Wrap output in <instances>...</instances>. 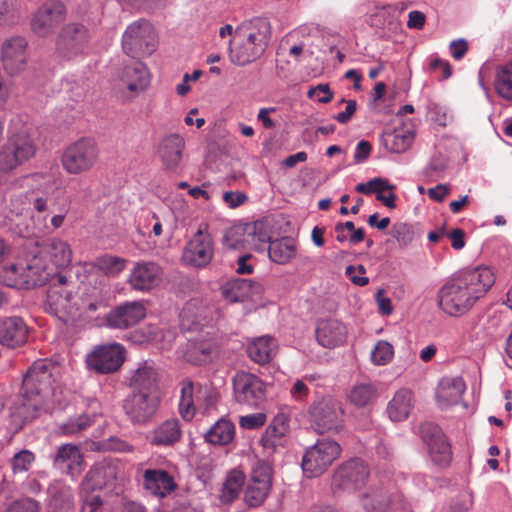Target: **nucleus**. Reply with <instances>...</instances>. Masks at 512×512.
I'll use <instances>...</instances> for the list:
<instances>
[{"label": "nucleus", "instance_id": "nucleus-1", "mask_svg": "<svg viewBox=\"0 0 512 512\" xmlns=\"http://www.w3.org/2000/svg\"><path fill=\"white\" fill-rule=\"evenodd\" d=\"M74 285L66 276L56 274L47 291L46 311L62 322L89 316L105 306L103 285H84L81 296L73 294Z\"/></svg>", "mask_w": 512, "mask_h": 512}, {"label": "nucleus", "instance_id": "nucleus-2", "mask_svg": "<svg viewBox=\"0 0 512 512\" xmlns=\"http://www.w3.org/2000/svg\"><path fill=\"white\" fill-rule=\"evenodd\" d=\"M495 281L488 267H477L462 272L439 291V307L450 316L468 312L483 297Z\"/></svg>", "mask_w": 512, "mask_h": 512}, {"label": "nucleus", "instance_id": "nucleus-3", "mask_svg": "<svg viewBox=\"0 0 512 512\" xmlns=\"http://www.w3.org/2000/svg\"><path fill=\"white\" fill-rule=\"evenodd\" d=\"M52 373L42 361L33 363L22 383V399L11 408V420L14 426L21 428L27 421L35 418L38 411L49 408L53 400L50 393Z\"/></svg>", "mask_w": 512, "mask_h": 512}, {"label": "nucleus", "instance_id": "nucleus-4", "mask_svg": "<svg viewBox=\"0 0 512 512\" xmlns=\"http://www.w3.org/2000/svg\"><path fill=\"white\" fill-rule=\"evenodd\" d=\"M359 503L365 512H410L411 504L394 488L382 484L371 485L359 495Z\"/></svg>", "mask_w": 512, "mask_h": 512}, {"label": "nucleus", "instance_id": "nucleus-5", "mask_svg": "<svg viewBox=\"0 0 512 512\" xmlns=\"http://www.w3.org/2000/svg\"><path fill=\"white\" fill-rule=\"evenodd\" d=\"M157 45V33L153 25L145 19L129 24L122 35V48L133 58L150 56Z\"/></svg>", "mask_w": 512, "mask_h": 512}, {"label": "nucleus", "instance_id": "nucleus-6", "mask_svg": "<svg viewBox=\"0 0 512 512\" xmlns=\"http://www.w3.org/2000/svg\"><path fill=\"white\" fill-rule=\"evenodd\" d=\"M369 476V466L362 459H349L334 470L331 490L334 495L354 493L366 485Z\"/></svg>", "mask_w": 512, "mask_h": 512}, {"label": "nucleus", "instance_id": "nucleus-7", "mask_svg": "<svg viewBox=\"0 0 512 512\" xmlns=\"http://www.w3.org/2000/svg\"><path fill=\"white\" fill-rule=\"evenodd\" d=\"M257 31L248 33L235 47L230 49V60L238 66L252 63L259 58L267 47L270 24L264 19L255 20Z\"/></svg>", "mask_w": 512, "mask_h": 512}, {"label": "nucleus", "instance_id": "nucleus-8", "mask_svg": "<svg viewBox=\"0 0 512 512\" xmlns=\"http://www.w3.org/2000/svg\"><path fill=\"white\" fill-rule=\"evenodd\" d=\"M98 158L97 143L91 138H81L64 150L61 163L67 173L78 175L91 170Z\"/></svg>", "mask_w": 512, "mask_h": 512}, {"label": "nucleus", "instance_id": "nucleus-9", "mask_svg": "<svg viewBox=\"0 0 512 512\" xmlns=\"http://www.w3.org/2000/svg\"><path fill=\"white\" fill-rule=\"evenodd\" d=\"M342 452L340 444L331 439L318 440L308 447L302 457V468L308 477L322 475L339 458Z\"/></svg>", "mask_w": 512, "mask_h": 512}, {"label": "nucleus", "instance_id": "nucleus-10", "mask_svg": "<svg viewBox=\"0 0 512 512\" xmlns=\"http://www.w3.org/2000/svg\"><path fill=\"white\" fill-rule=\"evenodd\" d=\"M92 38L90 29L79 22L66 24L57 35L56 52L65 59H72L83 54Z\"/></svg>", "mask_w": 512, "mask_h": 512}, {"label": "nucleus", "instance_id": "nucleus-11", "mask_svg": "<svg viewBox=\"0 0 512 512\" xmlns=\"http://www.w3.org/2000/svg\"><path fill=\"white\" fill-rule=\"evenodd\" d=\"M36 144L27 132L10 136L0 151V171L8 172L35 156Z\"/></svg>", "mask_w": 512, "mask_h": 512}, {"label": "nucleus", "instance_id": "nucleus-12", "mask_svg": "<svg viewBox=\"0 0 512 512\" xmlns=\"http://www.w3.org/2000/svg\"><path fill=\"white\" fill-rule=\"evenodd\" d=\"M150 85V75L146 66L133 61L121 67L114 80L117 92L126 99H133Z\"/></svg>", "mask_w": 512, "mask_h": 512}, {"label": "nucleus", "instance_id": "nucleus-13", "mask_svg": "<svg viewBox=\"0 0 512 512\" xmlns=\"http://www.w3.org/2000/svg\"><path fill=\"white\" fill-rule=\"evenodd\" d=\"M217 400L218 394L212 388L185 381L181 388L179 412L183 419L191 420L197 409H208L214 406Z\"/></svg>", "mask_w": 512, "mask_h": 512}, {"label": "nucleus", "instance_id": "nucleus-14", "mask_svg": "<svg viewBox=\"0 0 512 512\" xmlns=\"http://www.w3.org/2000/svg\"><path fill=\"white\" fill-rule=\"evenodd\" d=\"M309 413L318 433L336 432L342 427L343 409L341 403L332 397H323L315 402Z\"/></svg>", "mask_w": 512, "mask_h": 512}, {"label": "nucleus", "instance_id": "nucleus-15", "mask_svg": "<svg viewBox=\"0 0 512 512\" xmlns=\"http://www.w3.org/2000/svg\"><path fill=\"white\" fill-rule=\"evenodd\" d=\"M125 360V349L119 343H110L95 347L86 358L87 366L100 374L114 373Z\"/></svg>", "mask_w": 512, "mask_h": 512}, {"label": "nucleus", "instance_id": "nucleus-16", "mask_svg": "<svg viewBox=\"0 0 512 512\" xmlns=\"http://www.w3.org/2000/svg\"><path fill=\"white\" fill-rule=\"evenodd\" d=\"M208 229V224H202L183 251V260L197 268L208 265L214 255L213 240Z\"/></svg>", "mask_w": 512, "mask_h": 512}, {"label": "nucleus", "instance_id": "nucleus-17", "mask_svg": "<svg viewBox=\"0 0 512 512\" xmlns=\"http://www.w3.org/2000/svg\"><path fill=\"white\" fill-rule=\"evenodd\" d=\"M234 397L240 404L258 406L265 395L264 383L254 374L238 372L233 378Z\"/></svg>", "mask_w": 512, "mask_h": 512}, {"label": "nucleus", "instance_id": "nucleus-18", "mask_svg": "<svg viewBox=\"0 0 512 512\" xmlns=\"http://www.w3.org/2000/svg\"><path fill=\"white\" fill-rule=\"evenodd\" d=\"M421 437L428 446L431 460L438 466H448L452 460V451L441 429L431 423L420 426Z\"/></svg>", "mask_w": 512, "mask_h": 512}, {"label": "nucleus", "instance_id": "nucleus-19", "mask_svg": "<svg viewBox=\"0 0 512 512\" xmlns=\"http://www.w3.org/2000/svg\"><path fill=\"white\" fill-rule=\"evenodd\" d=\"M119 463L112 459H103L95 463L81 483V490L89 493L112 485L118 478Z\"/></svg>", "mask_w": 512, "mask_h": 512}, {"label": "nucleus", "instance_id": "nucleus-20", "mask_svg": "<svg viewBox=\"0 0 512 512\" xmlns=\"http://www.w3.org/2000/svg\"><path fill=\"white\" fill-rule=\"evenodd\" d=\"M266 234L256 232V226L237 225L226 230L223 236V243L229 249H241L250 247L256 250L268 241Z\"/></svg>", "mask_w": 512, "mask_h": 512}, {"label": "nucleus", "instance_id": "nucleus-21", "mask_svg": "<svg viewBox=\"0 0 512 512\" xmlns=\"http://www.w3.org/2000/svg\"><path fill=\"white\" fill-rule=\"evenodd\" d=\"M186 142L183 136L172 133L164 136L157 145V155L167 171H176L183 160Z\"/></svg>", "mask_w": 512, "mask_h": 512}, {"label": "nucleus", "instance_id": "nucleus-22", "mask_svg": "<svg viewBox=\"0 0 512 512\" xmlns=\"http://www.w3.org/2000/svg\"><path fill=\"white\" fill-rule=\"evenodd\" d=\"M158 403V393L133 392L126 400L124 409L133 422L144 423L155 414Z\"/></svg>", "mask_w": 512, "mask_h": 512}, {"label": "nucleus", "instance_id": "nucleus-23", "mask_svg": "<svg viewBox=\"0 0 512 512\" xmlns=\"http://www.w3.org/2000/svg\"><path fill=\"white\" fill-rule=\"evenodd\" d=\"M48 200V194L42 190L18 192L11 195L6 209L16 216L22 215L31 208L41 213L47 209Z\"/></svg>", "mask_w": 512, "mask_h": 512}, {"label": "nucleus", "instance_id": "nucleus-24", "mask_svg": "<svg viewBox=\"0 0 512 512\" xmlns=\"http://www.w3.org/2000/svg\"><path fill=\"white\" fill-rule=\"evenodd\" d=\"M316 340L324 348L333 349L347 340V327L337 319H323L315 329Z\"/></svg>", "mask_w": 512, "mask_h": 512}, {"label": "nucleus", "instance_id": "nucleus-25", "mask_svg": "<svg viewBox=\"0 0 512 512\" xmlns=\"http://www.w3.org/2000/svg\"><path fill=\"white\" fill-rule=\"evenodd\" d=\"M64 6L59 2L43 5L32 19V29L39 36L48 35L64 19Z\"/></svg>", "mask_w": 512, "mask_h": 512}, {"label": "nucleus", "instance_id": "nucleus-26", "mask_svg": "<svg viewBox=\"0 0 512 512\" xmlns=\"http://www.w3.org/2000/svg\"><path fill=\"white\" fill-rule=\"evenodd\" d=\"M161 276L162 270L156 263L139 262L132 269L128 283L134 290L149 291L160 283Z\"/></svg>", "mask_w": 512, "mask_h": 512}, {"label": "nucleus", "instance_id": "nucleus-27", "mask_svg": "<svg viewBox=\"0 0 512 512\" xmlns=\"http://www.w3.org/2000/svg\"><path fill=\"white\" fill-rule=\"evenodd\" d=\"M145 314V307L141 303H126L108 313L106 322L111 328L126 329L137 324Z\"/></svg>", "mask_w": 512, "mask_h": 512}, {"label": "nucleus", "instance_id": "nucleus-28", "mask_svg": "<svg viewBox=\"0 0 512 512\" xmlns=\"http://www.w3.org/2000/svg\"><path fill=\"white\" fill-rule=\"evenodd\" d=\"M28 327L18 316L0 319V344L8 348H16L27 341Z\"/></svg>", "mask_w": 512, "mask_h": 512}, {"label": "nucleus", "instance_id": "nucleus-29", "mask_svg": "<svg viewBox=\"0 0 512 512\" xmlns=\"http://www.w3.org/2000/svg\"><path fill=\"white\" fill-rule=\"evenodd\" d=\"M26 47L25 39L20 37L10 39L4 44L2 49L3 66L10 75L18 74L25 69Z\"/></svg>", "mask_w": 512, "mask_h": 512}, {"label": "nucleus", "instance_id": "nucleus-30", "mask_svg": "<svg viewBox=\"0 0 512 512\" xmlns=\"http://www.w3.org/2000/svg\"><path fill=\"white\" fill-rule=\"evenodd\" d=\"M466 389L465 383L460 377L442 378L437 386L435 398L441 409H447L458 404Z\"/></svg>", "mask_w": 512, "mask_h": 512}, {"label": "nucleus", "instance_id": "nucleus-31", "mask_svg": "<svg viewBox=\"0 0 512 512\" xmlns=\"http://www.w3.org/2000/svg\"><path fill=\"white\" fill-rule=\"evenodd\" d=\"M157 383L158 372L154 365L148 361L139 363L129 378L130 387L133 392L138 393H158Z\"/></svg>", "mask_w": 512, "mask_h": 512}, {"label": "nucleus", "instance_id": "nucleus-32", "mask_svg": "<svg viewBox=\"0 0 512 512\" xmlns=\"http://www.w3.org/2000/svg\"><path fill=\"white\" fill-rule=\"evenodd\" d=\"M144 488L154 496L164 498L177 488L173 477L161 469H147L143 474Z\"/></svg>", "mask_w": 512, "mask_h": 512}, {"label": "nucleus", "instance_id": "nucleus-33", "mask_svg": "<svg viewBox=\"0 0 512 512\" xmlns=\"http://www.w3.org/2000/svg\"><path fill=\"white\" fill-rule=\"evenodd\" d=\"M57 468L75 478L83 469V456L80 449L73 444H64L58 448L54 458Z\"/></svg>", "mask_w": 512, "mask_h": 512}, {"label": "nucleus", "instance_id": "nucleus-34", "mask_svg": "<svg viewBox=\"0 0 512 512\" xmlns=\"http://www.w3.org/2000/svg\"><path fill=\"white\" fill-rule=\"evenodd\" d=\"M22 262V275L25 288L43 285L49 277L46 264L37 253H30Z\"/></svg>", "mask_w": 512, "mask_h": 512}, {"label": "nucleus", "instance_id": "nucleus-35", "mask_svg": "<svg viewBox=\"0 0 512 512\" xmlns=\"http://www.w3.org/2000/svg\"><path fill=\"white\" fill-rule=\"evenodd\" d=\"M288 433V425L284 416H277L267 426L261 436L260 444L267 454H273L278 448L283 447Z\"/></svg>", "mask_w": 512, "mask_h": 512}, {"label": "nucleus", "instance_id": "nucleus-36", "mask_svg": "<svg viewBox=\"0 0 512 512\" xmlns=\"http://www.w3.org/2000/svg\"><path fill=\"white\" fill-rule=\"evenodd\" d=\"M263 291L262 285L249 279H237L222 288L223 297L229 302H241Z\"/></svg>", "mask_w": 512, "mask_h": 512}, {"label": "nucleus", "instance_id": "nucleus-37", "mask_svg": "<svg viewBox=\"0 0 512 512\" xmlns=\"http://www.w3.org/2000/svg\"><path fill=\"white\" fill-rule=\"evenodd\" d=\"M414 395L409 389L398 390L387 405V414L394 422L407 419L414 408Z\"/></svg>", "mask_w": 512, "mask_h": 512}, {"label": "nucleus", "instance_id": "nucleus-38", "mask_svg": "<svg viewBox=\"0 0 512 512\" xmlns=\"http://www.w3.org/2000/svg\"><path fill=\"white\" fill-rule=\"evenodd\" d=\"M415 138V133L410 128L399 127L386 131L382 135L384 147L392 153H403L408 150Z\"/></svg>", "mask_w": 512, "mask_h": 512}, {"label": "nucleus", "instance_id": "nucleus-39", "mask_svg": "<svg viewBox=\"0 0 512 512\" xmlns=\"http://www.w3.org/2000/svg\"><path fill=\"white\" fill-rule=\"evenodd\" d=\"M182 436L181 423L178 419H168L158 425L152 432L151 443L169 446L178 442Z\"/></svg>", "mask_w": 512, "mask_h": 512}, {"label": "nucleus", "instance_id": "nucleus-40", "mask_svg": "<svg viewBox=\"0 0 512 512\" xmlns=\"http://www.w3.org/2000/svg\"><path fill=\"white\" fill-rule=\"evenodd\" d=\"M217 353V346L212 341L189 342L184 357L188 362L201 365L211 362Z\"/></svg>", "mask_w": 512, "mask_h": 512}, {"label": "nucleus", "instance_id": "nucleus-41", "mask_svg": "<svg viewBox=\"0 0 512 512\" xmlns=\"http://www.w3.org/2000/svg\"><path fill=\"white\" fill-rule=\"evenodd\" d=\"M45 253L50 262L57 268H66L72 261V248L70 244L60 238H53L45 245Z\"/></svg>", "mask_w": 512, "mask_h": 512}, {"label": "nucleus", "instance_id": "nucleus-42", "mask_svg": "<svg viewBox=\"0 0 512 512\" xmlns=\"http://www.w3.org/2000/svg\"><path fill=\"white\" fill-rule=\"evenodd\" d=\"M276 350V341L268 336L253 340L247 347L249 357L258 364L268 363L275 356Z\"/></svg>", "mask_w": 512, "mask_h": 512}, {"label": "nucleus", "instance_id": "nucleus-43", "mask_svg": "<svg viewBox=\"0 0 512 512\" xmlns=\"http://www.w3.org/2000/svg\"><path fill=\"white\" fill-rule=\"evenodd\" d=\"M269 258L278 264H286L296 254V242L293 238L283 237L271 241L268 248Z\"/></svg>", "mask_w": 512, "mask_h": 512}, {"label": "nucleus", "instance_id": "nucleus-44", "mask_svg": "<svg viewBox=\"0 0 512 512\" xmlns=\"http://www.w3.org/2000/svg\"><path fill=\"white\" fill-rule=\"evenodd\" d=\"M245 482V475L239 470L230 471L222 484L219 498L222 503H232L240 494Z\"/></svg>", "mask_w": 512, "mask_h": 512}, {"label": "nucleus", "instance_id": "nucleus-45", "mask_svg": "<svg viewBox=\"0 0 512 512\" xmlns=\"http://www.w3.org/2000/svg\"><path fill=\"white\" fill-rule=\"evenodd\" d=\"M494 88L499 97L512 103V59L497 67Z\"/></svg>", "mask_w": 512, "mask_h": 512}, {"label": "nucleus", "instance_id": "nucleus-46", "mask_svg": "<svg viewBox=\"0 0 512 512\" xmlns=\"http://www.w3.org/2000/svg\"><path fill=\"white\" fill-rule=\"evenodd\" d=\"M216 312L214 307L208 308L196 300L188 302L181 312V317L184 320L191 321L192 323L203 325L204 323L213 319V314Z\"/></svg>", "mask_w": 512, "mask_h": 512}, {"label": "nucleus", "instance_id": "nucleus-47", "mask_svg": "<svg viewBox=\"0 0 512 512\" xmlns=\"http://www.w3.org/2000/svg\"><path fill=\"white\" fill-rule=\"evenodd\" d=\"M235 428L232 422L221 419L217 421L205 434L209 443L226 445L234 437Z\"/></svg>", "mask_w": 512, "mask_h": 512}, {"label": "nucleus", "instance_id": "nucleus-48", "mask_svg": "<svg viewBox=\"0 0 512 512\" xmlns=\"http://www.w3.org/2000/svg\"><path fill=\"white\" fill-rule=\"evenodd\" d=\"M377 397V389L372 383L355 384L349 394L348 400L356 407H366Z\"/></svg>", "mask_w": 512, "mask_h": 512}, {"label": "nucleus", "instance_id": "nucleus-49", "mask_svg": "<svg viewBox=\"0 0 512 512\" xmlns=\"http://www.w3.org/2000/svg\"><path fill=\"white\" fill-rule=\"evenodd\" d=\"M48 493L51 497L50 508L74 507L73 494L69 486L56 481L49 486Z\"/></svg>", "mask_w": 512, "mask_h": 512}, {"label": "nucleus", "instance_id": "nucleus-50", "mask_svg": "<svg viewBox=\"0 0 512 512\" xmlns=\"http://www.w3.org/2000/svg\"><path fill=\"white\" fill-rule=\"evenodd\" d=\"M0 282L9 287L25 288L22 262L11 263L0 269Z\"/></svg>", "mask_w": 512, "mask_h": 512}, {"label": "nucleus", "instance_id": "nucleus-51", "mask_svg": "<svg viewBox=\"0 0 512 512\" xmlns=\"http://www.w3.org/2000/svg\"><path fill=\"white\" fill-rule=\"evenodd\" d=\"M125 266L126 260L114 255H104L95 261V267L108 276H117Z\"/></svg>", "mask_w": 512, "mask_h": 512}, {"label": "nucleus", "instance_id": "nucleus-52", "mask_svg": "<svg viewBox=\"0 0 512 512\" xmlns=\"http://www.w3.org/2000/svg\"><path fill=\"white\" fill-rule=\"evenodd\" d=\"M272 486L249 482L244 492V501L251 507L263 504Z\"/></svg>", "mask_w": 512, "mask_h": 512}, {"label": "nucleus", "instance_id": "nucleus-53", "mask_svg": "<svg viewBox=\"0 0 512 512\" xmlns=\"http://www.w3.org/2000/svg\"><path fill=\"white\" fill-rule=\"evenodd\" d=\"M394 357V348L391 343L379 340L371 352V361L375 365H386Z\"/></svg>", "mask_w": 512, "mask_h": 512}, {"label": "nucleus", "instance_id": "nucleus-54", "mask_svg": "<svg viewBox=\"0 0 512 512\" xmlns=\"http://www.w3.org/2000/svg\"><path fill=\"white\" fill-rule=\"evenodd\" d=\"M391 235L396 239L401 248L411 245L416 237L413 226L407 223H397L393 225Z\"/></svg>", "mask_w": 512, "mask_h": 512}, {"label": "nucleus", "instance_id": "nucleus-55", "mask_svg": "<svg viewBox=\"0 0 512 512\" xmlns=\"http://www.w3.org/2000/svg\"><path fill=\"white\" fill-rule=\"evenodd\" d=\"M250 482L272 486L271 465L265 461H257L253 466Z\"/></svg>", "mask_w": 512, "mask_h": 512}, {"label": "nucleus", "instance_id": "nucleus-56", "mask_svg": "<svg viewBox=\"0 0 512 512\" xmlns=\"http://www.w3.org/2000/svg\"><path fill=\"white\" fill-rule=\"evenodd\" d=\"M34 454L28 450H22L14 455L11 466L14 473L27 471L34 462Z\"/></svg>", "mask_w": 512, "mask_h": 512}, {"label": "nucleus", "instance_id": "nucleus-57", "mask_svg": "<svg viewBox=\"0 0 512 512\" xmlns=\"http://www.w3.org/2000/svg\"><path fill=\"white\" fill-rule=\"evenodd\" d=\"M429 72L435 74L439 80H446L452 75V67L448 61L435 57L430 59Z\"/></svg>", "mask_w": 512, "mask_h": 512}, {"label": "nucleus", "instance_id": "nucleus-58", "mask_svg": "<svg viewBox=\"0 0 512 512\" xmlns=\"http://www.w3.org/2000/svg\"><path fill=\"white\" fill-rule=\"evenodd\" d=\"M4 512H40V504L31 498L12 502Z\"/></svg>", "mask_w": 512, "mask_h": 512}, {"label": "nucleus", "instance_id": "nucleus-59", "mask_svg": "<svg viewBox=\"0 0 512 512\" xmlns=\"http://www.w3.org/2000/svg\"><path fill=\"white\" fill-rule=\"evenodd\" d=\"M266 420L267 416L265 413L257 412L241 416L239 418V425L244 429L253 430L262 427L266 423Z\"/></svg>", "mask_w": 512, "mask_h": 512}, {"label": "nucleus", "instance_id": "nucleus-60", "mask_svg": "<svg viewBox=\"0 0 512 512\" xmlns=\"http://www.w3.org/2000/svg\"><path fill=\"white\" fill-rule=\"evenodd\" d=\"M92 423V420L87 415H82L79 418L72 420L63 425L62 430L65 434H75L85 430Z\"/></svg>", "mask_w": 512, "mask_h": 512}, {"label": "nucleus", "instance_id": "nucleus-61", "mask_svg": "<svg viewBox=\"0 0 512 512\" xmlns=\"http://www.w3.org/2000/svg\"><path fill=\"white\" fill-rule=\"evenodd\" d=\"M316 95L318 96L317 100L320 103H329L333 99V92L328 84H319L316 87H311L307 92V96L309 98Z\"/></svg>", "mask_w": 512, "mask_h": 512}, {"label": "nucleus", "instance_id": "nucleus-62", "mask_svg": "<svg viewBox=\"0 0 512 512\" xmlns=\"http://www.w3.org/2000/svg\"><path fill=\"white\" fill-rule=\"evenodd\" d=\"M366 270L363 265L358 266H347L346 267V275L349 277L350 281L358 286H365L369 283L368 277L359 276L358 274H365Z\"/></svg>", "mask_w": 512, "mask_h": 512}, {"label": "nucleus", "instance_id": "nucleus-63", "mask_svg": "<svg viewBox=\"0 0 512 512\" xmlns=\"http://www.w3.org/2000/svg\"><path fill=\"white\" fill-rule=\"evenodd\" d=\"M339 103H346V108L344 111L335 115L334 119L341 124H347L356 112L357 103L355 100H345L344 98L341 99Z\"/></svg>", "mask_w": 512, "mask_h": 512}, {"label": "nucleus", "instance_id": "nucleus-64", "mask_svg": "<svg viewBox=\"0 0 512 512\" xmlns=\"http://www.w3.org/2000/svg\"><path fill=\"white\" fill-rule=\"evenodd\" d=\"M103 500L99 495H87L84 497L81 512H101Z\"/></svg>", "mask_w": 512, "mask_h": 512}]
</instances>
